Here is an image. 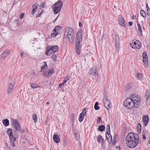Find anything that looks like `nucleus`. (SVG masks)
Segmentation results:
<instances>
[{
    "instance_id": "1",
    "label": "nucleus",
    "mask_w": 150,
    "mask_h": 150,
    "mask_svg": "<svg viewBox=\"0 0 150 150\" xmlns=\"http://www.w3.org/2000/svg\"><path fill=\"white\" fill-rule=\"evenodd\" d=\"M64 38H67L69 42L71 44L74 42V30L71 28L67 27L65 28Z\"/></svg>"
},
{
    "instance_id": "2",
    "label": "nucleus",
    "mask_w": 150,
    "mask_h": 150,
    "mask_svg": "<svg viewBox=\"0 0 150 150\" xmlns=\"http://www.w3.org/2000/svg\"><path fill=\"white\" fill-rule=\"evenodd\" d=\"M11 124L14 127L15 129L13 130L14 133H15V136L16 137H18V132H21L22 130L21 127L20 126L19 122L16 119H12Z\"/></svg>"
},
{
    "instance_id": "3",
    "label": "nucleus",
    "mask_w": 150,
    "mask_h": 150,
    "mask_svg": "<svg viewBox=\"0 0 150 150\" xmlns=\"http://www.w3.org/2000/svg\"><path fill=\"white\" fill-rule=\"evenodd\" d=\"M123 105L125 106L129 109L134 107L137 108L139 106V103L135 104L134 101H133V99L129 98H127L124 101Z\"/></svg>"
},
{
    "instance_id": "4",
    "label": "nucleus",
    "mask_w": 150,
    "mask_h": 150,
    "mask_svg": "<svg viewBox=\"0 0 150 150\" xmlns=\"http://www.w3.org/2000/svg\"><path fill=\"white\" fill-rule=\"evenodd\" d=\"M58 50V47L57 45L52 46H48L45 54L48 56H52V54L55 53Z\"/></svg>"
},
{
    "instance_id": "5",
    "label": "nucleus",
    "mask_w": 150,
    "mask_h": 150,
    "mask_svg": "<svg viewBox=\"0 0 150 150\" xmlns=\"http://www.w3.org/2000/svg\"><path fill=\"white\" fill-rule=\"evenodd\" d=\"M63 3L60 0L58 1L54 4L52 6L54 11L53 13L56 15L60 12Z\"/></svg>"
},
{
    "instance_id": "6",
    "label": "nucleus",
    "mask_w": 150,
    "mask_h": 150,
    "mask_svg": "<svg viewBox=\"0 0 150 150\" xmlns=\"http://www.w3.org/2000/svg\"><path fill=\"white\" fill-rule=\"evenodd\" d=\"M139 138V136L137 134H134L133 133H130L127 135L125 140L126 142H128L132 141L138 140Z\"/></svg>"
},
{
    "instance_id": "7",
    "label": "nucleus",
    "mask_w": 150,
    "mask_h": 150,
    "mask_svg": "<svg viewBox=\"0 0 150 150\" xmlns=\"http://www.w3.org/2000/svg\"><path fill=\"white\" fill-rule=\"evenodd\" d=\"M106 137L109 143L112 142V137L110 134V126L107 125L106 127Z\"/></svg>"
},
{
    "instance_id": "8",
    "label": "nucleus",
    "mask_w": 150,
    "mask_h": 150,
    "mask_svg": "<svg viewBox=\"0 0 150 150\" xmlns=\"http://www.w3.org/2000/svg\"><path fill=\"white\" fill-rule=\"evenodd\" d=\"M139 140H135V141H132L128 142H126V144H127V146L129 148H133L136 147L137 145V144H138Z\"/></svg>"
},
{
    "instance_id": "9",
    "label": "nucleus",
    "mask_w": 150,
    "mask_h": 150,
    "mask_svg": "<svg viewBox=\"0 0 150 150\" xmlns=\"http://www.w3.org/2000/svg\"><path fill=\"white\" fill-rule=\"evenodd\" d=\"M82 39V32L81 30H79L76 34V43H80Z\"/></svg>"
},
{
    "instance_id": "10",
    "label": "nucleus",
    "mask_w": 150,
    "mask_h": 150,
    "mask_svg": "<svg viewBox=\"0 0 150 150\" xmlns=\"http://www.w3.org/2000/svg\"><path fill=\"white\" fill-rule=\"evenodd\" d=\"M118 21L119 24L125 28L127 26V24L125 19L121 15L119 16Z\"/></svg>"
},
{
    "instance_id": "11",
    "label": "nucleus",
    "mask_w": 150,
    "mask_h": 150,
    "mask_svg": "<svg viewBox=\"0 0 150 150\" xmlns=\"http://www.w3.org/2000/svg\"><path fill=\"white\" fill-rule=\"evenodd\" d=\"M143 61L145 66H148L149 65V62L148 61V58L146 53L144 51L143 53Z\"/></svg>"
},
{
    "instance_id": "12",
    "label": "nucleus",
    "mask_w": 150,
    "mask_h": 150,
    "mask_svg": "<svg viewBox=\"0 0 150 150\" xmlns=\"http://www.w3.org/2000/svg\"><path fill=\"white\" fill-rule=\"evenodd\" d=\"M88 74L90 75H92L94 76H97L98 72L95 67H93L91 69V70L88 72Z\"/></svg>"
},
{
    "instance_id": "13",
    "label": "nucleus",
    "mask_w": 150,
    "mask_h": 150,
    "mask_svg": "<svg viewBox=\"0 0 150 150\" xmlns=\"http://www.w3.org/2000/svg\"><path fill=\"white\" fill-rule=\"evenodd\" d=\"M86 108H83L82 112L80 114L79 118V120L80 122H82L85 116L86 115Z\"/></svg>"
},
{
    "instance_id": "14",
    "label": "nucleus",
    "mask_w": 150,
    "mask_h": 150,
    "mask_svg": "<svg viewBox=\"0 0 150 150\" xmlns=\"http://www.w3.org/2000/svg\"><path fill=\"white\" fill-rule=\"evenodd\" d=\"M133 99V101H134L135 104L139 103V106L140 105L139 102L141 101V99L138 96H136L135 95H133L132 96L131 98Z\"/></svg>"
},
{
    "instance_id": "15",
    "label": "nucleus",
    "mask_w": 150,
    "mask_h": 150,
    "mask_svg": "<svg viewBox=\"0 0 150 150\" xmlns=\"http://www.w3.org/2000/svg\"><path fill=\"white\" fill-rule=\"evenodd\" d=\"M130 45L133 48H139L141 45V43L138 41H137L134 43L132 42V44L131 43Z\"/></svg>"
},
{
    "instance_id": "16",
    "label": "nucleus",
    "mask_w": 150,
    "mask_h": 150,
    "mask_svg": "<svg viewBox=\"0 0 150 150\" xmlns=\"http://www.w3.org/2000/svg\"><path fill=\"white\" fill-rule=\"evenodd\" d=\"M10 53V50H7L3 52L1 54V58L2 59H4L7 57Z\"/></svg>"
},
{
    "instance_id": "17",
    "label": "nucleus",
    "mask_w": 150,
    "mask_h": 150,
    "mask_svg": "<svg viewBox=\"0 0 150 150\" xmlns=\"http://www.w3.org/2000/svg\"><path fill=\"white\" fill-rule=\"evenodd\" d=\"M103 101L104 103V105L105 108L108 110H109L110 109V102L106 98H104L103 99Z\"/></svg>"
},
{
    "instance_id": "18",
    "label": "nucleus",
    "mask_w": 150,
    "mask_h": 150,
    "mask_svg": "<svg viewBox=\"0 0 150 150\" xmlns=\"http://www.w3.org/2000/svg\"><path fill=\"white\" fill-rule=\"evenodd\" d=\"M8 94H10L13 91L14 84L13 83H11L8 85Z\"/></svg>"
},
{
    "instance_id": "19",
    "label": "nucleus",
    "mask_w": 150,
    "mask_h": 150,
    "mask_svg": "<svg viewBox=\"0 0 150 150\" xmlns=\"http://www.w3.org/2000/svg\"><path fill=\"white\" fill-rule=\"evenodd\" d=\"M81 47V45L80 43H76V54L79 55L80 54V51Z\"/></svg>"
},
{
    "instance_id": "20",
    "label": "nucleus",
    "mask_w": 150,
    "mask_h": 150,
    "mask_svg": "<svg viewBox=\"0 0 150 150\" xmlns=\"http://www.w3.org/2000/svg\"><path fill=\"white\" fill-rule=\"evenodd\" d=\"M149 117L147 115H145L143 117L142 120L144 122V126H146L149 122Z\"/></svg>"
},
{
    "instance_id": "21",
    "label": "nucleus",
    "mask_w": 150,
    "mask_h": 150,
    "mask_svg": "<svg viewBox=\"0 0 150 150\" xmlns=\"http://www.w3.org/2000/svg\"><path fill=\"white\" fill-rule=\"evenodd\" d=\"M10 141L11 143L12 146H15V144L14 143V142L16 140V137L13 136V134L9 137Z\"/></svg>"
},
{
    "instance_id": "22",
    "label": "nucleus",
    "mask_w": 150,
    "mask_h": 150,
    "mask_svg": "<svg viewBox=\"0 0 150 150\" xmlns=\"http://www.w3.org/2000/svg\"><path fill=\"white\" fill-rule=\"evenodd\" d=\"M62 29V26L57 25L55 26L53 30H54V31H56V34L58 35L60 34V33L61 32V30Z\"/></svg>"
},
{
    "instance_id": "23",
    "label": "nucleus",
    "mask_w": 150,
    "mask_h": 150,
    "mask_svg": "<svg viewBox=\"0 0 150 150\" xmlns=\"http://www.w3.org/2000/svg\"><path fill=\"white\" fill-rule=\"evenodd\" d=\"M53 139L54 142L58 143L60 141V139L59 136L57 134H54L53 136Z\"/></svg>"
},
{
    "instance_id": "24",
    "label": "nucleus",
    "mask_w": 150,
    "mask_h": 150,
    "mask_svg": "<svg viewBox=\"0 0 150 150\" xmlns=\"http://www.w3.org/2000/svg\"><path fill=\"white\" fill-rule=\"evenodd\" d=\"M97 140L98 143H101L102 142H103L105 141L103 138L100 135H98L97 139Z\"/></svg>"
},
{
    "instance_id": "25",
    "label": "nucleus",
    "mask_w": 150,
    "mask_h": 150,
    "mask_svg": "<svg viewBox=\"0 0 150 150\" xmlns=\"http://www.w3.org/2000/svg\"><path fill=\"white\" fill-rule=\"evenodd\" d=\"M38 5V4L37 3H35L33 5V9L31 13L32 15L34 14L35 13V10L37 9Z\"/></svg>"
},
{
    "instance_id": "26",
    "label": "nucleus",
    "mask_w": 150,
    "mask_h": 150,
    "mask_svg": "<svg viewBox=\"0 0 150 150\" xmlns=\"http://www.w3.org/2000/svg\"><path fill=\"white\" fill-rule=\"evenodd\" d=\"M115 41L116 46L117 47V45H119V44L120 38L119 36L117 34L115 35Z\"/></svg>"
},
{
    "instance_id": "27",
    "label": "nucleus",
    "mask_w": 150,
    "mask_h": 150,
    "mask_svg": "<svg viewBox=\"0 0 150 150\" xmlns=\"http://www.w3.org/2000/svg\"><path fill=\"white\" fill-rule=\"evenodd\" d=\"M145 95L147 98V100L149 99L150 98V92L148 90H146L145 91Z\"/></svg>"
},
{
    "instance_id": "28",
    "label": "nucleus",
    "mask_w": 150,
    "mask_h": 150,
    "mask_svg": "<svg viewBox=\"0 0 150 150\" xmlns=\"http://www.w3.org/2000/svg\"><path fill=\"white\" fill-rule=\"evenodd\" d=\"M2 122L4 125L6 126H8L9 124V121L7 119L3 120Z\"/></svg>"
},
{
    "instance_id": "29",
    "label": "nucleus",
    "mask_w": 150,
    "mask_h": 150,
    "mask_svg": "<svg viewBox=\"0 0 150 150\" xmlns=\"http://www.w3.org/2000/svg\"><path fill=\"white\" fill-rule=\"evenodd\" d=\"M118 139V136L117 135H115L113 137V142L112 144L113 145H115V143L117 141V140Z\"/></svg>"
},
{
    "instance_id": "30",
    "label": "nucleus",
    "mask_w": 150,
    "mask_h": 150,
    "mask_svg": "<svg viewBox=\"0 0 150 150\" xmlns=\"http://www.w3.org/2000/svg\"><path fill=\"white\" fill-rule=\"evenodd\" d=\"M7 133L9 137L13 135L12 130L11 129H8L7 131Z\"/></svg>"
},
{
    "instance_id": "31",
    "label": "nucleus",
    "mask_w": 150,
    "mask_h": 150,
    "mask_svg": "<svg viewBox=\"0 0 150 150\" xmlns=\"http://www.w3.org/2000/svg\"><path fill=\"white\" fill-rule=\"evenodd\" d=\"M30 86L33 88H36L39 86H38V85L35 83H31Z\"/></svg>"
},
{
    "instance_id": "32",
    "label": "nucleus",
    "mask_w": 150,
    "mask_h": 150,
    "mask_svg": "<svg viewBox=\"0 0 150 150\" xmlns=\"http://www.w3.org/2000/svg\"><path fill=\"white\" fill-rule=\"evenodd\" d=\"M137 25L138 26V30L139 31L141 34V35L142 34V30L141 28V27L140 24H139V22L138 21L137 22Z\"/></svg>"
},
{
    "instance_id": "33",
    "label": "nucleus",
    "mask_w": 150,
    "mask_h": 150,
    "mask_svg": "<svg viewBox=\"0 0 150 150\" xmlns=\"http://www.w3.org/2000/svg\"><path fill=\"white\" fill-rule=\"evenodd\" d=\"M105 126L103 125H101L99 126L98 128V129L100 132H102L105 130Z\"/></svg>"
},
{
    "instance_id": "34",
    "label": "nucleus",
    "mask_w": 150,
    "mask_h": 150,
    "mask_svg": "<svg viewBox=\"0 0 150 150\" xmlns=\"http://www.w3.org/2000/svg\"><path fill=\"white\" fill-rule=\"evenodd\" d=\"M141 125L140 123H139L137 124V130L138 132H140L141 131Z\"/></svg>"
},
{
    "instance_id": "35",
    "label": "nucleus",
    "mask_w": 150,
    "mask_h": 150,
    "mask_svg": "<svg viewBox=\"0 0 150 150\" xmlns=\"http://www.w3.org/2000/svg\"><path fill=\"white\" fill-rule=\"evenodd\" d=\"M140 14L144 18L146 17V12L143 10L140 11Z\"/></svg>"
},
{
    "instance_id": "36",
    "label": "nucleus",
    "mask_w": 150,
    "mask_h": 150,
    "mask_svg": "<svg viewBox=\"0 0 150 150\" xmlns=\"http://www.w3.org/2000/svg\"><path fill=\"white\" fill-rule=\"evenodd\" d=\"M54 62L56 61V59H57V56L56 54H55V53H54L53 54H52V56H50Z\"/></svg>"
},
{
    "instance_id": "37",
    "label": "nucleus",
    "mask_w": 150,
    "mask_h": 150,
    "mask_svg": "<svg viewBox=\"0 0 150 150\" xmlns=\"http://www.w3.org/2000/svg\"><path fill=\"white\" fill-rule=\"evenodd\" d=\"M132 83H128L126 87V89L127 90H128L132 88Z\"/></svg>"
},
{
    "instance_id": "38",
    "label": "nucleus",
    "mask_w": 150,
    "mask_h": 150,
    "mask_svg": "<svg viewBox=\"0 0 150 150\" xmlns=\"http://www.w3.org/2000/svg\"><path fill=\"white\" fill-rule=\"evenodd\" d=\"M56 31H54V30H53L51 33V35L52 37H56V36H57L58 34H56Z\"/></svg>"
},
{
    "instance_id": "39",
    "label": "nucleus",
    "mask_w": 150,
    "mask_h": 150,
    "mask_svg": "<svg viewBox=\"0 0 150 150\" xmlns=\"http://www.w3.org/2000/svg\"><path fill=\"white\" fill-rule=\"evenodd\" d=\"M98 105V102H96L94 105V108L96 110H98L99 109V107Z\"/></svg>"
},
{
    "instance_id": "40",
    "label": "nucleus",
    "mask_w": 150,
    "mask_h": 150,
    "mask_svg": "<svg viewBox=\"0 0 150 150\" xmlns=\"http://www.w3.org/2000/svg\"><path fill=\"white\" fill-rule=\"evenodd\" d=\"M54 70L53 68L50 69L48 72V73L50 76L51 75L54 73Z\"/></svg>"
},
{
    "instance_id": "41",
    "label": "nucleus",
    "mask_w": 150,
    "mask_h": 150,
    "mask_svg": "<svg viewBox=\"0 0 150 150\" xmlns=\"http://www.w3.org/2000/svg\"><path fill=\"white\" fill-rule=\"evenodd\" d=\"M33 118L34 122H36L38 119L37 115L36 114H33Z\"/></svg>"
},
{
    "instance_id": "42",
    "label": "nucleus",
    "mask_w": 150,
    "mask_h": 150,
    "mask_svg": "<svg viewBox=\"0 0 150 150\" xmlns=\"http://www.w3.org/2000/svg\"><path fill=\"white\" fill-rule=\"evenodd\" d=\"M43 75L45 77H48L50 76L47 72H44L43 74Z\"/></svg>"
},
{
    "instance_id": "43",
    "label": "nucleus",
    "mask_w": 150,
    "mask_h": 150,
    "mask_svg": "<svg viewBox=\"0 0 150 150\" xmlns=\"http://www.w3.org/2000/svg\"><path fill=\"white\" fill-rule=\"evenodd\" d=\"M66 143H67V140L65 138L64 139H63V145L64 147H66V145H67Z\"/></svg>"
},
{
    "instance_id": "44",
    "label": "nucleus",
    "mask_w": 150,
    "mask_h": 150,
    "mask_svg": "<svg viewBox=\"0 0 150 150\" xmlns=\"http://www.w3.org/2000/svg\"><path fill=\"white\" fill-rule=\"evenodd\" d=\"M24 16V13H21L20 15V18L21 19H22Z\"/></svg>"
},
{
    "instance_id": "45",
    "label": "nucleus",
    "mask_w": 150,
    "mask_h": 150,
    "mask_svg": "<svg viewBox=\"0 0 150 150\" xmlns=\"http://www.w3.org/2000/svg\"><path fill=\"white\" fill-rule=\"evenodd\" d=\"M45 66H47V63L46 62H44V66H42L41 67V70H43V69H45Z\"/></svg>"
},
{
    "instance_id": "46",
    "label": "nucleus",
    "mask_w": 150,
    "mask_h": 150,
    "mask_svg": "<svg viewBox=\"0 0 150 150\" xmlns=\"http://www.w3.org/2000/svg\"><path fill=\"white\" fill-rule=\"evenodd\" d=\"M101 146L103 148H105V142H102L101 143Z\"/></svg>"
},
{
    "instance_id": "47",
    "label": "nucleus",
    "mask_w": 150,
    "mask_h": 150,
    "mask_svg": "<svg viewBox=\"0 0 150 150\" xmlns=\"http://www.w3.org/2000/svg\"><path fill=\"white\" fill-rule=\"evenodd\" d=\"M142 74L141 73H138L137 74V78L139 79L141 77Z\"/></svg>"
},
{
    "instance_id": "48",
    "label": "nucleus",
    "mask_w": 150,
    "mask_h": 150,
    "mask_svg": "<svg viewBox=\"0 0 150 150\" xmlns=\"http://www.w3.org/2000/svg\"><path fill=\"white\" fill-rule=\"evenodd\" d=\"M146 10H147V11H150V8L148 6L147 4H146Z\"/></svg>"
},
{
    "instance_id": "49",
    "label": "nucleus",
    "mask_w": 150,
    "mask_h": 150,
    "mask_svg": "<svg viewBox=\"0 0 150 150\" xmlns=\"http://www.w3.org/2000/svg\"><path fill=\"white\" fill-rule=\"evenodd\" d=\"M101 119V117H98V118L97 120V122L98 123H99V122H100Z\"/></svg>"
},
{
    "instance_id": "50",
    "label": "nucleus",
    "mask_w": 150,
    "mask_h": 150,
    "mask_svg": "<svg viewBox=\"0 0 150 150\" xmlns=\"http://www.w3.org/2000/svg\"><path fill=\"white\" fill-rule=\"evenodd\" d=\"M142 139L144 140L146 139V137L144 134H143L142 135Z\"/></svg>"
},
{
    "instance_id": "51",
    "label": "nucleus",
    "mask_w": 150,
    "mask_h": 150,
    "mask_svg": "<svg viewBox=\"0 0 150 150\" xmlns=\"http://www.w3.org/2000/svg\"><path fill=\"white\" fill-rule=\"evenodd\" d=\"M69 76H67L65 78V79L66 80L68 81L69 80Z\"/></svg>"
},
{
    "instance_id": "52",
    "label": "nucleus",
    "mask_w": 150,
    "mask_h": 150,
    "mask_svg": "<svg viewBox=\"0 0 150 150\" xmlns=\"http://www.w3.org/2000/svg\"><path fill=\"white\" fill-rule=\"evenodd\" d=\"M129 24L130 26H132V25L133 23L132 22L129 21Z\"/></svg>"
},
{
    "instance_id": "53",
    "label": "nucleus",
    "mask_w": 150,
    "mask_h": 150,
    "mask_svg": "<svg viewBox=\"0 0 150 150\" xmlns=\"http://www.w3.org/2000/svg\"><path fill=\"white\" fill-rule=\"evenodd\" d=\"M63 85V83H60L59 85V88H61Z\"/></svg>"
},
{
    "instance_id": "54",
    "label": "nucleus",
    "mask_w": 150,
    "mask_h": 150,
    "mask_svg": "<svg viewBox=\"0 0 150 150\" xmlns=\"http://www.w3.org/2000/svg\"><path fill=\"white\" fill-rule=\"evenodd\" d=\"M21 57L22 58H23V52H22L21 53Z\"/></svg>"
},
{
    "instance_id": "55",
    "label": "nucleus",
    "mask_w": 150,
    "mask_h": 150,
    "mask_svg": "<svg viewBox=\"0 0 150 150\" xmlns=\"http://www.w3.org/2000/svg\"><path fill=\"white\" fill-rule=\"evenodd\" d=\"M59 16V15L58 16V17L56 18L53 21V22L54 23H55L56 21L57 20L58 18V17Z\"/></svg>"
},
{
    "instance_id": "56",
    "label": "nucleus",
    "mask_w": 150,
    "mask_h": 150,
    "mask_svg": "<svg viewBox=\"0 0 150 150\" xmlns=\"http://www.w3.org/2000/svg\"><path fill=\"white\" fill-rule=\"evenodd\" d=\"M136 18V16L134 15L132 16V18L133 19H134Z\"/></svg>"
},
{
    "instance_id": "57",
    "label": "nucleus",
    "mask_w": 150,
    "mask_h": 150,
    "mask_svg": "<svg viewBox=\"0 0 150 150\" xmlns=\"http://www.w3.org/2000/svg\"><path fill=\"white\" fill-rule=\"evenodd\" d=\"M79 26L80 27H82V24H81V22H79Z\"/></svg>"
},
{
    "instance_id": "58",
    "label": "nucleus",
    "mask_w": 150,
    "mask_h": 150,
    "mask_svg": "<svg viewBox=\"0 0 150 150\" xmlns=\"http://www.w3.org/2000/svg\"><path fill=\"white\" fill-rule=\"evenodd\" d=\"M71 117H72V118L74 119H75V117L74 115V114L73 113L71 115Z\"/></svg>"
},
{
    "instance_id": "59",
    "label": "nucleus",
    "mask_w": 150,
    "mask_h": 150,
    "mask_svg": "<svg viewBox=\"0 0 150 150\" xmlns=\"http://www.w3.org/2000/svg\"><path fill=\"white\" fill-rule=\"evenodd\" d=\"M147 15L148 16H149V15H150V11H147Z\"/></svg>"
},
{
    "instance_id": "60",
    "label": "nucleus",
    "mask_w": 150,
    "mask_h": 150,
    "mask_svg": "<svg viewBox=\"0 0 150 150\" xmlns=\"http://www.w3.org/2000/svg\"><path fill=\"white\" fill-rule=\"evenodd\" d=\"M67 80H65L62 83H63V85L67 81Z\"/></svg>"
},
{
    "instance_id": "61",
    "label": "nucleus",
    "mask_w": 150,
    "mask_h": 150,
    "mask_svg": "<svg viewBox=\"0 0 150 150\" xmlns=\"http://www.w3.org/2000/svg\"><path fill=\"white\" fill-rule=\"evenodd\" d=\"M45 4V3H42V4L41 6H42V7H44V5Z\"/></svg>"
},
{
    "instance_id": "62",
    "label": "nucleus",
    "mask_w": 150,
    "mask_h": 150,
    "mask_svg": "<svg viewBox=\"0 0 150 150\" xmlns=\"http://www.w3.org/2000/svg\"><path fill=\"white\" fill-rule=\"evenodd\" d=\"M148 143L149 144H150V139H149V140H148Z\"/></svg>"
},
{
    "instance_id": "63",
    "label": "nucleus",
    "mask_w": 150,
    "mask_h": 150,
    "mask_svg": "<svg viewBox=\"0 0 150 150\" xmlns=\"http://www.w3.org/2000/svg\"><path fill=\"white\" fill-rule=\"evenodd\" d=\"M49 102H47L46 103V104H47V105L49 104Z\"/></svg>"
},
{
    "instance_id": "64",
    "label": "nucleus",
    "mask_w": 150,
    "mask_h": 150,
    "mask_svg": "<svg viewBox=\"0 0 150 150\" xmlns=\"http://www.w3.org/2000/svg\"><path fill=\"white\" fill-rule=\"evenodd\" d=\"M45 68H47V66H45Z\"/></svg>"
}]
</instances>
